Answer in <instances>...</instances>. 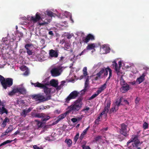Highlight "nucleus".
<instances>
[{
  "label": "nucleus",
  "mask_w": 149,
  "mask_h": 149,
  "mask_svg": "<svg viewBox=\"0 0 149 149\" xmlns=\"http://www.w3.org/2000/svg\"><path fill=\"white\" fill-rule=\"evenodd\" d=\"M82 100L83 98L79 97L73 104L68 107V110L67 111V113H68V114L70 113L72 114L77 113V112L82 107Z\"/></svg>",
  "instance_id": "nucleus-1"
},
{
  "label": "nucleus",
  "mask_w": 149,
  "mask_h": 149,
  "mask_svg": "<svg viewBox=\"0 0 149 149\" xmlns=\"http://www.w3.org/2000/svg\"><path fill=\"white\" fill-rule=\"evenodd\" d=\"M19 93L20 94L24 95L26 94L27 92L26 89L22 86H15L12 88L11 91L8 93V95L12 96L15 93Z\"/></svg>",
  "instance_id": "nucleus-2"
},
{
  "label": "nucleus",
  "mask_w": 149,
  "mask_h": 149,
  "mask_svg": "<svg viewBox=\"0 0 149 149\" xmlns=\"http://www.w3.org/2000/svg\"><path fill=\"white\" fill-rule=\"evenodd\" d=\"M51 97V95H48L46 97H45L44 95L41 94L34 95L31 96L33 99L35 100L36 101H38L40 102H44L50 100Z\"/></svg>",
  "instance_id": "nucleus-3"
},
{
  "label": "nucleus",
  "mask_w": 149,
  "mask_h": 149,
  "mask_svg": "<svg viewBox=\"0 0 149 149\" xmlns=\"http://www.w3.org/2000/svg\"><path fill=\"white\" fill-rule=\"evenodd\" d=\"M31 85H33L35 87H37L43 89L44 93L46 95L48 94H49V95H50L49 94L51 92V89L48 88L46 86V85H48V84L46 83L44 84L40 83L38 82L35 83L31 82Z\"/></svg>",
  "instance_id": "nucleus-4"
},
{
  "label": "nucleus",
  "mask_w": 149,
  "mask_h": 149,
  "mask_svg": "<svg viewBox=\"0 0 149 149\" xmlns=\"http://www.w3.org/2000/svg\"><path fill=\"white\" fill-rule=\"evenodd\" d=\"M132 142H134L132 143V145L133 148H138L139 146L141 145L142 142H140L139 139V136L137 135H132V137L127 143V146H128L129 144Z\"/></svg>",
  "instance_id": "nucleus-5"
},
{
  "label": "nucleus",
  "mask_w": 149,
  "mask_h": 149,
  "mask_svg": "<svg viewBox=\"0 0 149 149\" xmlns=\"http://www.w3.org/2000/svg\"><path fill=\"white\" fill-rule=\"evenodd\" d=\"M1 84L3 88L6 89L10 87L13 84V80L11 78H6Z\"/></svg>",
  "instance_id": "nucleus-6"
},
{
  "label": "nucleus",
  "mask_w": 149,
  "mask_h": 149,
  "mask_svg": "<svg viewBox=\"0 0 149 149\" xmlns=\"http://www.w3.org/2000/svg\"><path fill=\"white\" fill-rule=\"evenodd\" d=\"M79 93L77 91H74L71 92L69 95L65 99V102L68 103L70 100L72 99H74L78 96Z\"/></svg>",
  "instance_id": "nucleus-7"
},
{
  "label": "nucleus",
  "mask_w": 149,
  "mask_h": 149,
  "mask_svg": "<svg viewBox=\"0 0 149 149\" xmlns=\"http://www.w3.org/2000/svg\"><path fill=\"white\" fill-rule=\"evenodd\" d=\"M5 102L4 101H1L0 100V115L4 113L7 114L8 113V109L5 108Z\"/></svg>",
  "instance_id": "nucleus-8"
},
{
  "label": "nucleus",
  "mask_w": 149,
  "mask_h": 149,
  "mask_svg": "<svg viewBox=\"0 0 149 149\" xmlns=\"http://www.w3.org/2000/svg\"><path fill=\"white\" fill-rule=\"evenodd\" d=\"M127 126L124 123H122L121 125V127L120 130V132L121 134L126 137L128 136V132L127 131Z\"/></svg>",
  "instance_id": "nucleus-9"
},
{
  "label": "nucleus",
  "mask_w": 149,
  "mask_h": 149,
  "mask_svg": "<svg viewBox=\"0 0 149 149\" xmlns=\"http://www.w3.org/2000/svg\"><path fill=\"white\" fill-rule=\"evenodd\" d=\"M119 66H118V64L115 61L113 62V64L112 65L113 67H115V71L117 72V75H119V73L120 72V70L121 67L122 62L121 61H119L118 63Z\"/></svg>",
  "instance_id": "nucleus-10"
},
{
  "label": "nucleus",
  "mask_w": 149,
  "mask_h": 149,
  "mask_svg": "<svg viewBox=\"0 0 149 149\" xmlns=\"http://www.w3.org/2000/svg\"><path fill=\"white\" fill-rule=\"evenodd\" d=\"M94 39V36L90 34H88L86 37H83L82 38V41L86 43H88L90 40H93Z\"/></svg>",
  "instance_id": "nucleus-11"
},
{
  "label": "nucleus",
  "mask_w": 149,
  "mask_h": 149,
  "mask_svg": "<svg viewBox=\"0 0 149 149\" xmlns=\"http://www.w3.org/2000/svg\"><path fill=\"white\" fill-rule=\"evenodd\" d=\"M60 69L59 68H54L51 70L52 75L53 77H56L60 75L59 71Z\"/></svg>",
  "instance_id": "nucleus-12"
},
{
  "label": "nucleus",
  "mask_w": 149,
  "mask_h": 149,
  "mask_svg": "<svg viewBox=\"0 0 149 149\" xmlns=\"http://www.w3.org/2000/svg\"><path fill=\"white\" fill-rule=\"evenodd\" d=\"M31 20L34 22H36L41 19L40 14L37 12L36 13L35 16H31Z\"/></svg>",
  "instance_id": "nucleus-13"
},
{
  "label": "nucleus",
  "mask_w": 149,
  "mask_h": 149,
  "mask_svg": "<svg viewBox=\"0 0 149 149\" xmlns=\"http://www.w3.org/2000/svg\"><path fill=\"white\" fill-rule=\"evenodd\" d=\"M58 50H55L52 49L49 51V55L52 58H56L58 57Z\"/></svg>",
  "instance_id": "nucleus-14"
},
{
  "label": "nucleus",
  "mask_w": 149,
  "mask_h": 149,
  "mask_svg": "<svg viewBox=\"0 0 149 149\" xmlns=\"http://www.w3.org/2000/svg\"><path fill=\"white\" fill-rule=\"evenodd\" d=\"M108 71H109V77L107 79V82L109 80L112 76V70L108 66L106 68V70L105 73H104V77H106L108 75Z\"/></svg>",
  "instance_id": "nucleus-15"
},
{
  "label": "nucleus",
  "mask_w": 149,
  "mask_h": 149,
  "mask_svg": "<svg viewBox=\"0 0 149 149\" xmlns=\"http://www.w3.org/2000/svg\"><path fill=\"white\" fill-rule=\"evenodd\" d=\"M68 114V113H67L66 111L65 113L60 115L58 117L56 121V123H58L60 121L65 117Z\"/></svg>",
  "instance_id": "nucleus-16"
},
{
  "label": "nucleus",
  "mask_w": 149,
  "mask_h": 149,
  "mask_svg": "<svg viewBox=\"0 0 149 149\" xmlns=\"http://www.w3.org/2000/svg\"><path fill=\"white\" fill-rule=\"evenodd\" d=\"M42 115L41 117V121L43 122L46 121L48 120L50 118V117L49 116L46 115L45 114L42 113H41Z\"/></svg>",
  "instance_id": "nucleus-17"
},
{
  "label": "nucleus",
  "mask_w": 149,
  "mask_h": 149,
  "mask_svg": "<svg viewBox=\"0 0 149 149\" xmlns=\"http://www.w3.org/2000/svg\"><path fill=\"white\" fill-rule=\"evenodd\" d=\"M145 76V75L144 73L141 76L137 79L136 82L138 84H140L144 80Z\"/></svg>",
  "instance_id": "nucleus-18"
},
{
  "label": "nucleus",
  "mask_w": 149,
  "mask_h": 149,
  "mask_svg": "<svg viewBox=\"0 0 149 149\" xmlns=\"http://www.w3.org/2000/svg\"><path fill=\"white\" fill-rule=\"evenodd\" d=\"M106 82L104 84L102 85L99 88L96 92V93H98L99 94L101 93L106 88Z\"/></svg>",
  "instance_id": "nucleus-19"
},
{
  "label": "nucleus",
  "mask_w": 149,
  "mask_h": 149,
  "mask_svg": "<svg viewBox=\"0 0 149 149\" xmlns=\"http://www.w3.org/2000/svg\"><path fill=\"white\" fill-rule=\"evenodd\" d=\"M96 44L95 43H91L89 44L86 47V49L88 50H90L94 49L96 47Z\"/></svg>",
  "instance_id": "nucleus-20"
},
{
  "label": "nucleus",
  "mask_w": 149,
  "mask_h": 149,
  "mask_svg": "<svg viewBox=\"0 0 149 149\" xmlns=\"http://www.w3.org/2000/svg\"><path fill=\"white\" fill-rule=\"evenodd\" d=\"M50 84L52 86L56 88L57 87L58 82L55 79H52L50 81Z\"/></svg>",
  "instance_id": "nucleus-21"
},
{
  "label": "nucleus",
  "mask_w": 149,
  "mask_h": 149,
  "mask_svg": "<svg viewBox=\"0 0 149 149\" xmlns=\"http://www.w3.org/2000/svg\"><path fill=\"white\" fill-rule=\"evenodd\" d=\"M122 97H120L118 100H117L115 102L116 105V106L117 109L118 110V107L121 104V103L122 102Z\"/></svg>",
  "instance_id": "nucleus-22"
},
{
  "label": "nucleus",
  "mask_w": 149,
  "mask_h": 149,
  "mask_svg": "<svg viewBox=\"0 0 149 149\" xmlns=\"http://www.w3.org/2000/svg\"><path fill=\"white\" fill-rule=\"evenodd\" d=\"M106 70V68L104 67L100 69V70L99 72L97 74H98L99 76L101 77V76L104 73H105Z\"/></svg>",
  "instance_id": "nucleus-23"
},
{
  "label": "nucleus",
  "mask_w": 149,
  "mask_h": 149,
  "mask_svg": "<svg viewBox=\"0 0 149 149\" xmlns=\"http://www.w3.org/2000/svg\"><path fill=\"white\" fill-rule=\"evenodd\" d=\"M83 73L84 75H81L80 76V79H82L83 78V77H86V76L88 75V72H87V69L86 67H85L84 68L83 70Z\"/></svg>",
  "instance_id": "nucleus-24"
},
{
  "label": "nucleus",
  "mask_w": 149,
  "mask_h": 149,
  "mask_svg": "<svg viewBox=\"0 0 149 149\" xmlns=\"http://www.w3.org/2000/svg\"><path fill=\"white\" fill-rule=\"evenodd\" d=\"M89 84V76H87V77L85 83V88L84 89V91H85L87 89V87H88V85Z\"/></svg>",
  "instance_id": "nucleus-25"
},
{
  "label": "nucleus",
  "mask_w": 149,
  "mask_h": 149,
  "mask_svg": "<svg viewBox=\"0 0 149 149\" xmlns=\"http://www.w3.org/2000/svg\"><path fill=\"white\" fill-rule=\"evenodd\" d=\"M65 142L67 144L69 147L71 146L72 145V141L70 139H66L65 141Z\"/></svg>",
  "instance_id": "nucleus-26"
},
{
  "label": "nucleus",
  "mask_w": 149,
  "mask_h": 149,
  "mask_svg": "<svg viewBox=\"0 0 149 149\" xmlns=\"http://www.w3.org/2000/svg\"><path fill=\"white\" fill-rule=\"evenodd\" d=\"M129 86L127 84L125 86H123L121 88V89L124 91L123 92L127 91L129 90Z\"/></svg>",
  "instance_id": "nucleus-27"
},
{
  "label": "nucleus",
  "mask_w": 149,
  "mask_h": 149,
  "mask_svg": "<svg viewBox=\"0 0 149 149\" xmlns=\"http://www.w3.org/2000/svg\"><path fill=\"white\" fill-rule=\"evenodd\" d=\"M16 139H15L13 140H7L6 141H4V142H3L1 144H0V147L2 146L5 145L7 143H10L11 142H13L14 141L16 140Z\"/></svg>",
  "instance_id": "nucleus-28"
},
{
  "label": "nucleus",
  "mask_w": 149,
  "mask_h": 149,
  "mask_svg": "<svg viewBox=\"0 0 149 149\" xmlns=\"http://www.w3.org/2000/svg\"><path fill=\"white\" fill-rule=\"evenodd\" d=\"M41 113H33L32 114L31 116L32 118H41L42 115Z\"/></svg>",
  "instance_id": "nucleus-29"
},
{
  "label": "nucleus",
  "mask_w": 149,
  "mask_h": 149,
  "mask_svg": "<svg viewBox=\"0 0 149 149\" xmlns=\"http://www.w3.org/2000/svg\"><path fill=\"white\" fill-rule=\"evenodd\" d=\"M46 12L47 15L50 17H52L53 16H54V13L50 11H46Z\"/></svg>",
  "instance_id": "nucleus-30"
},
{
  "label": "nucleus",
  "mask_w": 149,
  "mask_h": 149,
  "mask_svg": "<svg viewBox=\"0 0 149 149\" xmlns=\"http://www.w3.org/2000/svg\"><path fill=\"white\" fill-rule=\"evenodd\" d=\"M36 121L37 122V124L38 126V128L42 127V122L39 121L38 120H36Z\"/></svg>",
  "instance_id": "nucleus-31"
},
{
  "label": "nucleus",
  "mask_w": 149,
  "mask_h": 149,
  "mask_svg": "<svg viewBox=\"0 0 149 149\" xmlns=\"http://www.w3.org/2000/svg\"><path fill=\"white\" fill-rule=\"evenodd\" d=\"M111 102L110 99L108 100L107 101V106L105 107L107 109H108L109 111L111 105Z\"/></svg>",
  "instance_id": "nucleus-32"
},
{
  "label": "nucleus",
  "mask_w": 149,
  "mask_h": 149,
  "mask_svg": "<svg viewBox=\"0 0 149 149\" xmlns=\"http://www.w3.org/2000/svg\"><path fill=\"white\" fill-rule=\"evenodd\" d=\"M13 126L10 125H9V127L7 128L6 130H7V131L8 132H10L13 130Z\"/></svg>",
  "instance_id": "nucleus-33"
},
{
  "label": "nucleus",
  "mask_w": 149,
  "mask_h": 149,
  "mask_svg": "<svg viewBox=\"0 0 149 149\" xmlns=\"http://www.w3.org/2000/svg\"><path fill=\"white\" fill-rule=\"evenodd\" d=\"M90 109V108L87 106L85 107L82 110L85 113H88V111Z\"/></svg>",
  "instance_id": "nucleus-34"
},
{
  "label": "nucleus",
  "mask_w": 149,
  "mask_h": 149,
  "mask_svg": "<svg viewBox=\"0 0 149 149\" xmlns=\"http://www.w3.org/2000/svg\"><path fill=\"white\" fill-rule=\"evenodd\" d=\"M27 113L28 112L27 111L24 109L23 110V111L21 113V116H23L24 117H25L26 116Z\"/></svg>",
  "instance_id": "nucleus-35"
},
{
  "label": "nucleus",
  "mask_w": 149,
  "mask_h": 149,
  "mask_svg": "<svg viewBox=\"0 0 149 149\" xmlns=\"http://www.w3.org/2000/svg\"><path fill=\"white\" fill-rule=\"evenodd\" d=\"M95 93L92 95L89 99V100H92L97 96L99 94L98 93Z\"/></svg>",
  "instance_id": "nucleus-36"
},
{
  "label": "nucleus",
  "mask_w": 149,
  "mask_h": 149,
  "mask_svg": "<svg viewBox=\"0 0 149 149\" xmlns=\"http://www.w3.org/2000/svg\"><path fill=\"white\" fill-rule=\"evenodd\" d=\"M125 81L124 80V79L121 78L120 79V84L122 86H123L125 85Z\"/></svg>",
  "instance_id": "nucleus-37"
},
{
  "label": "nucleus",
  "mask_w": 149,
  "mask_h": 149,
  "mask_svg": "<svg viewBox=\"0 0 149 149\" xmlns=\"http://www.w3.org/2000/svg\"><path fill=\"white\" fill-rule=\"evenodd\" d=\"M79 133H77L76 135L75 136L74 138V141L76 143L79 137Z\"/></svg>",
  "instance_id": "nucleus-38"
},
{
  "label": "nucleus",
  "mask_w": 149,
  "mask_h": 149,
  "mask_svg": "<svg viewBox=\"0 0 149 149\" xmlns=\"http://www.w3.org/2000/svg\"><path fill=\"white\" fill-rule=\"evenodd\" d=\"M117 109V107H116V106H115L114 107H112L110 109V112L111 113L114 112H116L117 110H116Z\"/></svg>",
  "instance_id": "nucleus-39"
},
{
  "label": "nucleus",
  "mask_w": 149,
  "mask_h": 149,
  "mask_svg": "<svg viewBox=\"0 0 149 149\" xmlns=\"http://www.w3.org/2000/svg\"><path fill=\"white\" fill-rule=\"evenodd\" d=\"M143 127L144 129H146L148 127V123L145 122L143 125Z\"/></svg>",
  "instance_id": "nucleus-40"
},
{
  "label": "nucleus",
  "mask_w": 149,
  "mask_h": 149,
  "mask_svg": "<svg viewBox=\"0 0 149 149\" xmlns=\"http://www.w3.org/2000/svg\"><path fill=\"white\" fill-rule=\"evenodd\" d=\"M102 136H98L95 138V140L96 141H97L100 139H102Z\"/></svg>",
  "instance_id": "nucleus-41"
},
{
  "label": "nucleus",
  "mask_w": 149,
  "mask_h": 149,
  "mask_svg": "<svg viewBox=\"0 0 149 149\" xmlns=\"http://www.w3.org/2000/svg\"><path fill=\"white\" fill-rule=\"evenodd\" d=\"M85 135V134L82 133L81 134L79 138V140H80V141H81L83 139Z\"/></svg>",
  "instance_id": "nucleus-42"
},
{
  "label": "nucleus",
  "mask_w": 149,
  "mask_h": 149,
  "mask_svg": "<svg viewBox=\"0 0 149 149\" xmlns=\"http://www.w3.org/2000/svg\"><path fill=\"white\" fill-rule=\"evenodd\" d=\"M26 52L29 55H32L33 54V52L32 50H30L29 49H26Z\"/></svg>",
  "instance_id": "nucleus-43"
},
{
  "label": "nucleus",
  "mask_w": 149,
  "mask_h": 149,
  "mask_svg": "<svg viewBox=\"0 0 149 149\" xmlns=\"http://www.w3.org/2000/svg\"><path fill=\"white\" fill-rule=\"evenodd\" d=\"M5 78L3 76L0 75V82H1V84H2V82H3L5 79Z\"/></svg>",
  "instance_id": "nucleus-44"
},
{
  "label": "nucleus",
  "mask_w": 149,
  "mask_h": 149,
  "mask_svg": "<svg viewBox=\"0 0 149 149\" xmlns=\"http://www.w3.org/2000/svg\"><path fill=\"white\" fill-rule=\"evenodd\" d=\"M38 25H40V26H43L45 24H48V22H43L42 23H40V22H39L38 23Z\"/></svg>",
  "instance_id": "nucleus-45"
},
{
  "label": "nucleus",
  "mask_w": 149,
  "mask_h": 149,
  "mask_svg": "<svg viewBox=\"0 0 149 149\" xmlns=\"http://www.w3.org/2000/svg\"><path fill=\"white\" fill-rule=\"evenodd\" d=\"M31 45V44H26L25 45V48L26 49H29V47H30Z\"/></svg>",
  "instance_id": "nucleus-46"
},
{
  "label": "nucleus",
  "mask_w": 149,
  "mask_h": 149,
  "mask_svg": "<svg viewBox=\"0 0 149 149\" xmlns=\"http://www.w3.org/2000/svg\"><path fill=\"white\" fill-rule=\"evenodd\" d=\"M83 149H90V147L88 146H86L83 145L82 146Z\"/></svg>",
  "instance_id": "nucleus-47"
},
{
  "label": "nucleus",
  "mask_w": 149,
  "mask_h": 149,
  "mask_svg": "<svg viewBox=\"0 0 149 149\" xmlns=\"http://www.w3.org/2000/svg\"><path fill=\"white\" fill-rule=\"evenodd\" d=\"M100 76H99L98 74L97 73L96 74V76L94 78V80L95 81H96L100 78Z\"/></svg>",
  "instance_id": "nucleus-48"
},
{
  "label": "nucleus",
  "mask_w": 149,
  "mask_h": 149,
  "mask_svg": "<svg viewBox=\"0 0 149 149\" xmlns=\"http://www.w3.org/2000/svg\"><path fill=\"white\" fill-rule=\"evenodd\" d=\"M7 123L3 121V123H2L1 124V126L2 127H5Z\"/></svg>",
  "instance_id": "nucleus-49"
},
{
  "label": "nucleus",
  "mask_w": 149,
  "mask_h": 149,
  "mask_svg": "<svg viewBox=\"0 0 149 149\" xmlns=\"http://www.w3.org/2000/svg\"><path fill=\"white\" fill-rule=\"evenodd\" d=\"M89 128V126H88V127H87L86 129L85 130H84L82 132L85 135L86 134V133L88 131V129Z\"/></svg>",
  "instance_id": "nucleus-50"
},
{
  "label": "nucleus",
  "mask_w": 149,
  "mask_h": 149,
  "mask_svg": "<svg viewBox=\"0 0 149 149\" xmlns=\"http://www.w3.org/2000/svg\"><path fill=\"white\" fill-rule=\"evenodd\" d=\"M140 100V99L139 98L137 97L136 98V99L135 100V103H136V104H138Z\"/></svg>",
  "instance_id": "nucleus-51"
},
{
  "label": "nucleus",
  "mask_w": 149,
  "mask_h": 149,
  "mask_svg": "<svg viewBox=\"0 0 149 149\" xmlns=\"http://www.w3.org/2000/svg\"><path fill=\"white\" fill-rule=\"evenodd\" d=\"M65 48H66L67 49H69L70 47L69 44L68 43H65Z\"/></svg>",
  "instance_id": "nucleus-52"
},
{
  "label": "nucleus",
  "mask_w": 149,
  "mask_h": 149,
  "mask_svg": "<svg viewBox=\"0 0 149 149\" xmlns=\"http://www.w3.org/2000/svg\"><path fill=\"white\" fill-rule=\"evenodd\" d=\"M108 111L109 110L108 109H107L105 108H104L103 111L102 112H104V113L106 115H107Z\"/></svg>",
  "instance_id": "nucleus-53"
},
{
  "label": "nucleus",
  "mask_w": 149,
  "mask_h": 149,
  "mask_svg": "<svg viewBox=\"0 0 149 149\" xmlns=\"http://www.w3.org/2000/svg\"><path fill=\"white\" fill-rule=\"evenodd\" d=\"M72 122L73 123H75L77 121V118H73L71 119V120Z\"/></svg>",
  "instance_id": "nucleus-54"
},
{
  "label": "nucleus",
  "mask_w": 149,
  "mask_h": 149,
  "mask_svg": "<svg viewBox=\"0 0 149 149\" xmlns=\"http://www.w3.org/2000/svg\"><path fill=\"white\" fill-rule=\"evenodd\" d=\"M8 133L9 132L8 131H7V130H6V131H5V132H3L2 134V136H4L6 135H7L8 134Z\"/></svg>",
  "instance_id": "nucleus-55"
},
{
  "label": "nucleus",
  "mask_w": 149,
  "mask_h": 149,
  "mask_svg": "<svg viewBox=\"0 0 149 149\" xmlns=\"http://www.w3.org/2000/svg\"><path fill=\"white\" fill-rule=\"evenodd\" d=\"M86 49H84V50H83L81 53L79 54V55H78L77 56H78L79 55V56H81L82 55H83L84 53H85L86 52Z\"/></svg>",
  "instance_id": "nucleus-56"
},
{
  "label": "nucleus",
  "mask_w": 149,
  "mask_h": 149,
  "mask_svg": "<svg viewBox=\"0 0 149 149\" xmlns=\"http://www.w3.org/2000/svg\"><path fill=\"white\" fill-rule=\"evenodd\" d=\"M3 121L5 122L6 123H8L10 121L9 120L8 118L7 117H6L3 120Z\"/></svg>",
  "instance_id": "nucleus-57"
},
{
  "label": "nucleus",
  "mask_w": 149,
  "mask_h": 149,
  "mask_svg": "<svg viewBox=\"0 0 149 149\" xmlns=\"http://www.w3.org/2000/svg\"><path fill=\"white\" fill-rule=\"evenodd\" d=\"M33 148L34 149H41L38 146L36 145L33 146Z\"/></svg>",
  "instance_id": "nucleus-58"
},
{
  "label": "nucleus",
  "mask_w": 149,
  "mask_h": 149,
  "mask_svg": "<svg viewBox=\"0 0 149 149\" xmlns=\"http://www.w3.org/2000/svg\"><path fill=\"white\" fill-rule=\"evenodd\" d=\"M19 133L20 131L19 130H17L14 133L13 135L15 136L17 135L18 134H19Z\"/></svg>",
  "instance_id": "nucleus-59"
},
{
  "label": "nucleus",
  "mask_w": 149,
  "mask_h": 149,
  "mask_svg": "<svg viewBox=\"0 0 149 149\" xmlns=\"http://www.w3.org/2000/svg\"><path fill=\"white\" fill-rule=\"evenodd\" d=\"M72 37V36L70 34H69L67 36V38L68 39H70Z\"/></svg>",
  "instance_id": "nucleus-60"
},
{
  "label": "nucleus",
  "mask_w": 149,
  "mask_h": 149,
  "mask_svg": "<svg viewBox=\"0 0 149 149\" xmlns=\"http://www.w3.org/2000/svg\"><path fill=\"white\" fill-rule=\"evenodd\" d=\"M49 35H51L52 36H53L54 35V34L53 33V31H49Z\"/></svg>",
  "instance_id": "nucleus-61"
},
{
  "label": "nucleus",
  "mask_w": 149,
  "mask_h": 149,
  "mask_svg": "<svg viewBox=\"0 0 149 149\" xmlns=\"http://www.w3.org/2000/svg\"><path fill=\"white\" fill-rule=\"evenodd\" d=\"M64 58V57L62 56L60 57V59L59 61H62L63 60Z\"/></svg>",
  "instance_id": "nucleus-62"
},
{
  "label": "nucleus",
  "mask_w": 149,
  "mask_h": 149,
  "mask_svg": "<svg viewBox=\"0 0 149 149\" xmlns=\"http://www.w3.org/2000/svg\"><path fill=\"white\" fill-rule=\"evenodd\" d=\"M77 118V121H79L81 120L82 119V118L81 117H78Z\"/></svg>",
  "instance_id": "nucleus-63"
},
{
  "label": "nucleus",
  "mask_w": 149,
  "mask_h": 149,
  "mask_svg": "<svg viewBox=\"0 0 149 149\" xmlns=\"http://www.w3.org/2000/svg\"><path fill=\"white\" fill-rule=\"evenodd\" d=\"M124 102H125V103L126 104H129V103L127 100H124Z\"/></svg>",
  "instance_id": "nucleus-64"
}]
</instances>
